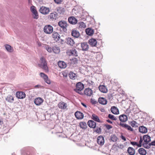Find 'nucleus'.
<instances>
[{"label":"nucleus","instance_id":"obj_38","mask_svg":"<svg viewBox=\"0 0 155 155\" xmlns=\"http://www.w3.org/2000/svg\"><path fill=\"white\" fill-rule=\"evenodd\" d=\"M149 142H143L142 145L143 147L147 149H149L150 147V145Z\"/></svg>","mask_w":155,"mask_h":155},{"label":"nucleus","instance_id":"obj_5","mask_svg":"<svg viewBox=\"0 0 155 155\" xmlns=\"http://www.w3.org/2000/svg\"><path fill=\"white\" fill-rule=\"evenodd\" d=\"M58 25L62 28L64 31H67L66 28L68 26V25L66 21H60L58 22Z\"/></svg>","mask_w":155,"mask_h":155},{"label":"nucleus","instance_id":"obj_21","mask_svg":"<svg viewBox=\"0 0 155 155\" xmlns=\"http://www.w3.org/2000/svg\"><path fill=\"white\" fill-rule=\"evenodd\" d=\"M43 101V100L40 97H38L35 100L34 103L37 105H41Z\"/></svg>","mask_w":155,"mask_h":155},{"label":"nucleus","instance_id":"obj_61","mask_svg":"<svg viewBox=\"0 0 155 155\" xmlns=\"http://www.w3.org/2000/svg\"><path fill=\"white\" fill-rule=\"evenodd\" d=\"M60 40H61V44H63V42L64 41V40L63 39H61Z\"/></svg>","mask_w":155,"mask_h":155},{"label":"nucleus","instance_id":"obj_22","mask_svg":"<svg viewBox=\"0 0 155 155\" xmlns=\"http://www.w3.org/2000/svg\"><path fill=\"white\" fill-rule=\"evenodd\" d=\"M99 89L101 92L104 93H106L107 91L106 87L103 85H100L99 86Z\"/></svg>","mask_w":155,"mask_h":155},{"label":"nucleus","instance_id":"obj_51","mask_svg":"<svg viewBox=\"0 0 155 155\" xmlns=\"http://www.w3.org/2000/svg\"><path fill=\"white\" fill-rule=\"evenodd\" d=\"M91 102L93 104H95L97 103V101L94 99H91Z\"/></svg>","mask_w":155,"mask_h":155},{"label":"nucleus","instance_id":"obj_8","mask_svg":"<svg viewBox=\"0 0 155 155\" xmlns=\"http://www.w3.org/2000/svg\"><path fill=\"white\" fill-rule=\"evenodd\" d=\"M97 142L98 144L103 145L104 143V137L102 136H98L97 138Z\"/></svg>","mask_w":155,"mask_h":155},{"label":"nucleus","instance_id":"obj_37","mask_svg":"<svg viewBox=\"0 0 155 155\" xmlns=\"http://www.w3.org/2000/svg\"><path fill=\"white\" fill-rule=\"evenodd\" d=\"M92 118L94 120L97 122H100V121L98 117L94 114H93L92 116Z\"/></svg>","mask_w":155,"mask_h":155},{"label":"nucleus","instance_id":"obj_63","mask_svg":"<svg viewBox=\"0 0 155 155\" xmlns=\"http://www.w3.org/2000/svg\"><path fill=\"white\" fill-rule=\"evenodd\" d=\"M38 45L39 46H41V43H38Z\"/></svg>","mask_w":155,"mask_h":155},{"label":"nucleus","instance_id":"obj_60","mask_svg":"<svg viewBox=\"0 0 155 155\" xmlns=\"http://www.w3.org/2000/svg\"><path fill=\"white\" fill-rule=\"evenodd\" d=\"M81 104L83 106H84L85 107H87V106L85 104L83 103H81Z\"/></svg>","mask_w":155,"mask_h":155},{"label":"nucleus","instance_id":"obj_31","mask_svg":"<svg viewBox=\"0 0 155 155\" xmlns=\"http://www.w3.org/2000/svg\"><path fill=\"white\" fill-rule=\"evenodd\" d=\"M52 51L54 53L58 54L60 52V49L58 47L54 46L52 47Z\"/></svg>","mask_w":155,"mask_h":155},{"label":"nucleus","instance_id":"obj_44","mask_svg":"<svg viewBox=\"0 0 155 155\" xmlns=\"http://www.w3.org/2000/svg\"><path fill=\"white\" fill-rule=\"evenodd\" d=\"M108 117L110 119L114 120H116L117 119V118L116 117H115L114 115L110 114H108Z\"/></svg>","mask_w":155,"mask_h":155},{"label":"nucleus","instance_id":"obj_15","mask_svg":"<svg viewBox=\"0 0 155 155\" xmlns=\"http://www.w3.org/2000/svg\"><path fill=\"white\" fill-rule=\"evenodd\" d=\"M82 50L83 51H87L88 50L89 46L87 43L83 42L81 43Z\"/></svg>","mask_w":155,"mask_h":155},{"label":"nucleus","instance_id":"obj_4","mask_svg":"<svg viewBox=\"0 0 155 155\" xmlns=\"http://www.w3.org/2000/svg\"><path fill=\"white\" fill-rule=\"evenodd\" d=\"M44 31L46 34H50L53 31V28L50 25H45L44 27Z\"/></svg>","mask_w":155,"mask_h":155},{"label":"nucleus","instance_id":"obj_47","mask_svg":"<svg viewBox=\"0 0 155 155\" xmlns=\"http://www.w3.org/2000/svg\"><path fill=\"white\" fill-rule=\"evenodd\" d=\"M126 126L125 127V128L126 129H127L128 130L130 131H133V129L131 128V127L127 124Z\"/></svg>","mask_w":155,"mask_h":155},{"label":"nucleus","instance_id":"obj_35","mask_svg":"<svg viewBox=\"0 0 155 155\" xmlns=\"http://www.w3.org/2000/svg\"><path fill=\"white\" fill-rule=\"evenodd\" d=\"M80 127L83 129H85L87 127L86 123L85 122H81L79 123Z\"/></svg>","mask_w":155,"mask_h":155},{"label":"nucleus","instance_id":"obj_58","mask_svg":"<svg viewBox=\"0 0 155 155\" xmlns=\"http://www.w3.org/2000/svg\"><path fill=\"white\" fill-rule=\"evenodd\" d=\"M124 145L122 144H120L118 146V147L120 148H123L124 147Z\"/></svg>","mask_w":155,"mask_h":155},{"label":"nucleus","instance_id":"obj_40","mask_svg":"<svg viewBox=\"0 0 155 155\" xmlns=\"http://www.w3.org/2000/svg\"><path fill=\"white\" fill-rule=\"evenodd\" d=\"M0 57L2 58L3 59H7L8 58V56L6 55V54L2 52H0Z\"/></svg>","mask_w":155,"mask_h":155},{"label":"nucleus","instance_id":"obj_25","mask_svg":"<svg viewBox=\"0 0 155 155\" xmlns=\"http://www.w3.org/2000/svg\"><path fill=\"white\" fill-rule=\"evenodd\" d=\"M59 67L61 68H66L67 64L66 63L63 61H60L58 62Z\"/></svg>","mask_w":155,"mask_h":155},{"label":"nucleus","instance_id":"obj_50","mask_svg":"<svg viewBox=\"0 0 155 155\" xmlns=\"http://www.w3.org/2000/svg\"><path fill=\"white\" fill-rule=\"evenodd\" d=\"M47 78H46V79H44V80L45 81V82L48 84H50L51 83L49 79L48 78V76H47Z\"/></svg>","mask_w":155,"mask_h":155},{"label":"nucleus","instance_id":"obj_48","mask_svg":"<svg viewBox=\"0 0 155 155\" xmlns=\"http://www.w3.org/2000/svg\"><path fill=\"white\" fill-rule=\"evenodd\" d=\"M94 131L97 133L101 134V129L100 127L97 128V129Z\"/></svg>","mask_w":155,"mask_h":155},{"label":"nucleus","instance_id":"obj_23","mask_svg":"<svg viewBox=\"0 0 155 155\" xmlns=\"http://www.w3.org/2000/svg\"><path fill=\"white\" fill-rule=\"evenodd\" d=\"M127 151L130 155H134L135 153V150L131 147H128Z\"/></svg>","mask_w":155,"mask_h":155},{"label":"nucleus","instance_id":"obj_43","mask_svg":"<svg viewBox=\"0 0 155 155\" xmlns=\"http://www.w3.org/2000/svg\"><path fill=\"white\" fill-rule=\"evenodd\" d=\"M130 124L133 127H137V123L135 121L133 120L130 122Z\"/></svg>","mask_w":155,"mask_h":155},{"label":"nucleus","instance_id":"obj_54","mask_svg":"<svg viewBox=\"0 0 155 155\" xmlns=\"http://www.w3.org/2000/svg\"><path fill=\"white\" fill-rule=\"evenodd\" d=\"M119 124L124 128L127 125V124H123L121 122H120V124Z\"/></svg>","mask_w":155,"mask_h":155},{"label":"nucleus","instance_id":"obj_6","mask_svg":"<svg viewBox=\"0 0 155 155\" xmlns=\"http://www.w3.org/2000/svg\"><path fill=\"white\" fill-rule=\"evenodd\" d=\"M31 10L33 13V18L34 19H37L38 18V15L36 8L34 6H32L31 7Z\"/></svg>","mask_w":155,"mask_h":155},{"label":"nucleus","instance_id":"obj_17","mask_svg":"<svg viewBox=\"0 0 155 155\" xmlns=\"http://www.w3.org/2000/svg\"><path fill=\"white\" fill-rule=\"evenodd\" d=\"M66 42L67 44L71 46H73L75 44L74 40L71 38L68 37L67 38Z\"/></svg>","mask_w":155,"mask_h":155},{"label":"nucleus","instance_id":"obj_19","mask_svg":"<svg viewBox=\"0 0 155 155\" xmlns=\"http://www.w3.org/2000/svg\"><path fill=\"white\" fill-rule=\"evenodd\" d=\"M88 42L89 44L93 47H95L97 44V41L94 38H91L89 39Z\"/></svg>","mask_w":155,"mask_h":155},{"label":"nucleus","instance_id":"obj_36","mask_svg":"<svg viewBox=\"0 0 155 155\" xmlns=\"http://www.w3.org/2000/svg\"><path fill=\"white\" fill-rule=\"evenodd\" d=\"M5 49L9 52H12L13 51V49L11 46L8 45H5Z\"/></svg>","mask_w":155,"mask_h":155},{"label":"nucleus","instance_id":"obj_42","mask_svg":"<svg viewBox=\"0 0 155 155\" xmlns=\"http://www.w3.org/2000/svg\"><path fill=\"white\" fill-rule=\"evenodd\" d=\"M110 139L111 141L113 142H115L117 141V138L115 135H114L111 136Z\"/></svg>","mask_w":155,"mask_h":155},{"label":"nucleus","instance_id":"obj_18","mask_svg":"<svg viewBox=\"0 0 155 155\" xmlns=\"http://www.w3.org/2000/svg\"><path fill=\"white\" fill-rule=\"evenodd\" d=\"M92 91L89 88L85 89L84 91V94L89 96H91L92 95Z\"/></svg>","mask_w":155,"mask_h":155},{"label":"nucleus","instance_id":"obj_13","mask_svg":"<svg viewBox=\"0 0 155 155\" xmlns=\"http://www.w3.org/2000/svg\"><path fill=\"white\" fill-rule=\"evenodd\" d=\"M16 97L19 99H23L25 97V94L24 92H17L16 93Z\"/></svg>","mask_w":155,"mask_h":155},{"label":"nucleus","instance_id":"obj_16","mask_svg":"<svg viewBox=\"0 0 155 155\" xmlns=\"http://www.w3.org/2000/svg\"><path fill=\"white\" fill-rule=\"evenodd\" d=\"M67 104L65 102L61 101L58 104L59 108L61 109L64 110L67 107Z\"/></svg>","mask_w":155,"mask_h":155},{"label":"nucleus","instance_id":"obj_52","mask_svg":"<svg viewBox=\"0 0 155 155\" xmlns=\"http://www.w3.org/2000/svg\"><path fill=\"white\" fill-rule=\"evenodd\" d=\"M105 126L107 130H109L112 128V126L109 124H105Z\"/></svg>","mask_w":155,"mask_h":155},{"label":"nucleus","instance_id":"obj_32","mask_svg":"<svg viewBox=\"0 0 155 155\" xmlns=\"http://www.w3.org/2000/svg\"><path fill=\"white\" fill-rule=\"evenodd\" d=\"M57 12L60 14H63L65 12L64 8L62 7H58L57 8Z\"/></svg>","mask_w":155,"mask_h":155},{"label":"nucleus","instance_id":"obj_12","mask_svg":"<svg viewBox=\"0 0 155 155\" xmlns=\"http://www.w3.org/2000/svg\"><path fill=\"white\" fill-rule=\"evenodd\" d=\"M72 35L75 38H78L80 36V34L79 32L75 29H73L71 31Z\"/></svg>","mask_w":155,"mask_h":155},{"label":"nucleus","instance_id":"obj_30","mask_svg":"<svg viewBox=\"0 0 155 155\" xmlns=\"http://www.w3.org/2000/svg\"><path fill=\"white\" fill-rule=\"evenodd\" d=\"M139 131L142 133H145L147 132V128L143 126L140 127L139 128Z\"/></svg>","mask_w":155,"mask_h":155},{"label":"nucleus","instance_id":"obj_10","mask_svg":"<svg viewBox=\"0 0 155 155\" xmlns=\"http://www.w3.org/2000/svg\"><path fill=\"white\" fill-rule=\"evenodd\" d=\"M74 115L76 118L78 119H82L84 117L83 114L80 111H76L75 112Z\"/></svg>","mask_w":155,"mask_h":155},{"label":"nucleus","instance_id":"obj_34","mask_svg":"<svg viewBox=\"0 0 155 155\" xmlns=\"http://www.w3.org/2000/svg\"><path fill=\"white\" fill-rule=\"evenodd\" d=\"M86 34L89 35H92L94 32V30L90 28H88L86 29Z\"/></svg>","mask_w":155,"mask_h":155},{"label":"nucleus","instance_id":"obj_55","mask_svg":"<svg viewBox=\"0 0 155 155\" xmlns=\"http://www.w3.org/2000/svg\"><path fill=\"white\" fill-rule=\"evenodd\" d=\"M54 1L57 4H60L62 2V0H54Z\"/></svg>","mask_w":155,"mask_h":155},{"label":"nucleus","instance_id":"obj_3","mask_svg":"<svg viewBox=\"0 0 155 155\" xmlns=\"http://www.w3.org/2000/svg\"><path fill=\"white\" fill-rule=\"evenodd\" d=\"M39 11L42 14L46 15L49 13L50 10L49 8L42 6L40 8Z\"/></svg>","mask_w":155,"mask_h":155},{"label":"nucleus","instance_id":"obj_2","mask_svg":"<svg viewBox=\"0 0 155 155\" xmlns=\"http://www.w3.org/2000/svg\"><path fill=\"white\" fill-rule=\"evenodd\" d=\"M76 88L74 89V91L80 94H81V91L84 89V84L81 82H79L76 84Z\"/></svg>","mask_w":155,"mask_h":155},{"label":"nucleus","instance_id":"obj_45","mask_svg":"<svg viewBox=\"0 0 155 155\" xmlns=\"http://www.w3.org/2000/svg\"><path fill=\"white\" fill-rule=\"evenodd\" d=\"M79 27L80 28H85L86 27V25L83 22L81 21L79 23Z\"/></svg>","mask_w":155,"mask_h":155},{"label":"nucleus","instance_id":"obj_56","mask_svg":"<svg viewBox=\"0 0 155 155\" xmlns=\"http://www.w3.org/2000/svg\"><path fill=\"white\" fill-rule=\"evenodd\" d=\"M150 146H155V140L153 141L150 143Z\"/></svg>","mask_w":155,"mask_h":155},{"label":"nucleus","instance_id":"obj_28","mask_svg":"<svg viewBox=\"0 0 155 155\" xmlns=\"http://www.w3.org/2000/svg\"><path fill=\"white\" fill-rule=\"evenodd\" d=\"M138 152L140 155H146L147 154L146 150L143 148H139L138 150Z\"/></svg>","mask_w":155,"mask_h":155},{"label":"nucleus","instance_id":"obj_33","mask_svg":"<svg viewBox=\"0 0 155 155\" xmlns=\"http://www.w3.org/2000/svg\"><path fill=\"white\" fill-rule=\"evenodd\" d=\"M70 53L71 55H72L75 57L78 56V52L74 48H72L70 50Z\"/></svg>","mask_w":155,"mask_h":155},{"label":"nucleus","instance_id":"obj_53","mask_svg":"<svg viewBox=\"0 0 155 155\" xmlns=\"http://www.w3.org/2000/svg\"><path fill=\"white\" fill-rule=\"evenodd\" d=\"M130 143L133 146H137L138 147V143L137 142H131Z\"/></svg>","mask_w":155,"mask_h":155},{"label":"nucleus","instance_id":"obj_9","mask_svg":"<svg viewBox=\"0 0 155 155\" xmlns=\"http://www.w3.org/2000/svg\"><path fill=\"white\" fill-rule=\"evenodd\" d=\"M52 37L55 41L57 42L59 40L60 36L58 32H54L52 34Z\"/></svg>","mask_w":155,"mask_h":155},{"label":"nucleus","instance_id":"obj_26","mask_svg":"<svg viewBox=\"0 0 155 155\" xmlns=\"http://www.w3.org/2000/svg\"><path fill=\"white\" fill-rule=\"evenodd\" d=\"M98 102L100 104L103 105L106 104L107 103V100L103 97H99L98 99Z\"/></svg>","mask_w":155,"mask_h":155},{"label":"nucleus","instance_id":"obj_39","mask_svg":"<svg viewBox=\"0 0 155 155\" xmlns=\"http://www.w3.org/2000/svg\"><path fill=\"white\" fill-rule=\"evenodd\" d=\"M6 100L9 102H12L14 101V98L12 96L9 95L6 98Z\"/></svg>","mask_w":155,"mask_h":155},{"label":"nucleus","instance_id":"obj_49","mask_svg":"<svg viewBox=\"0 0 155 155\" xmlns=\"http://www.w3.org/2000/svg\"><path fill=\"white\" fill-rule=\"evenodd\" d=\"M40 75L41 77L43 78L44 79H46V78H47V75L43 73H40Z\"/></svg>","mask_w":155,"mask_h":155},{"label":"nucleus","instance_id":"obj_1","mask_svg":"<svg viewBox=\"0 0 155 155\" xmlns=\"http://www.w3.org/2000/svg\"><path fill=\"white\" fill-rule=\"evenodd\" d=\"M47 65L46 59L44 57H41L40 58V63L38 64L39 66L45 71H48V68Z\"/></svg>","mask_w":155,"mask_h":155},{"label":"nucleus","instance_id":"obj_14","mask_svg":"<svg viewBox=\"0 0 155 155\" xmlns=\"http://www.w3.org/2000/svg\"><path fill=\"white\" fill-rule=\"evenodd\" d=\"M87 124L90 128H94L96 126V123L92 120H89L87 122Z\"/></svg>","mask_w":155,"mask_h":155},{"label":"nucleus","instance_id":"obj_27","mask_svg":"<svg viewBox=\"0 0 155 155\" xmlns=\"http://www.w3.org/2000/svg\"><path fill=\"white\" fill-rule=\"evenodd\" d=\"M111 112L112 113L115 114H117L119 113L118 109L114 106L112 107L110 109Z\"/></svg>","mask_w":155,"mask_h":155},{"label":"nucleus","instance_id":"obj_57","mask_svg":"<svg viewBox=\"0 0 155 155\" xmlns=\"http://www.w3.org/2000/svg\"><path fill=\"white\" fill-rule=\"evenodd\" d=\"M120 137L122 140H124L125 141H126V138H125V137L123 135H121Z\"/></svg>","mask_w":155,"mask_h":155},{"label":"nucleus","instance_id":"obj_59","mask_svg":"<svg viewBox=\"0 0 155 155\" xmlns=\"http://www.w3.org/2000/svg\"><path fill=\"white\" fill-rule=\"evenodd\" d=\"M107 122H108V123H109L110 124H112L113 123L112 121H111L110 120H109V119L107 120Z\"/></svg>","mask_w":155,"mask_h":155},{"label":"nucleus","instance_id":"obj_24","mask_svg":"<svg viewBox=\"0 0 155 155\" xmlns=\"http://www.w3.org/2000/svg\"><path fill=\"white\" fill-rule=\"evenodd\" d=\"M68 76L69 78L72 80H75L77 78V75L76 74L74 73L72 71H70L69 72Z\"/></svg>","mask_w":155,"mask_h":155},{"label":"nucleus","instance_id":"obj_20","mask_svg":"<svg viewBox=\"0 0 155 155\" xmlns=\"http://www.w3.org/2000/svg\"><path fill=\"white\" fill-rule=\"evenodd\" d=\"M119 118L120 120L123 122H125L127 120V116L124 114L121 115L119 116Z\"/></svg>","mask_w":155,"mask_h":155},{"label":"nucleus","instance_id":"obj_7","mask_svg":"<svg viewBox=\"0 0 155 155\" xmlns=\"http://www.w3.org/2000/svg\"><path fill=\"white\" fill-rule=\"evenodd\" d=\"M48 18H50V20L52 21L56 20L58 18V14L55 12L51 13L49 15Z\"/></svg>","mask_w":155,"mask_h":155},{"label":"nucleus","instance_id":"obj_62","mask_svg":"<svg viewBox=\"0 0 155 155\" xmlns=\"http://www.w3.org/2000/svg\"><path fill=\"white\" fill-rule=\"evenodd\" d=\"M40 86V85H35V87L36 88H37V87H38Z\"/></svg>","mask_w":155,"mask_h":155},{"label":"nucleus","instance_id":"obj_46","mask_svg":"<svg viewBox=\"0 0 155 155\" xmlns=\"http://www.w3.org/2000/svg\"><path fill=\"white\" fill-rule=\"evenodd\" d=\"M143 139L142 138L141 136H140V140L139 141V143H138V147H141L142 144L143 143Z\"/></svg>","mask_w":155,"mask_h":155},{"label":"nucleus","instance_id":"obj_41","mask_svg":"<svg viewBox=\"0 0 155 155\" xmlns=\"http://www.w3.org/2000/svg\"><path fill=\"white\" fill-rule=\"evenodd\" d=\"M45 48L47 50V51L50 53H51L52 51V47L51 48L48 45H46L45 46Z\"/></svg>","mask_w":155,"mask_h":155},{"label":"nucleus","instance_id":"obj_11","mask_svg":"<svg viewBox=\"0 0 155 155\" xmlns=\"http://www.w3.org/2000/svg\"><path fill=\"white\" fill-rule=\"evenodd\" d=\"M68 21L70 24L73 25L76 24L78 22V20L74 17H69L68 19Z\"/></svg>","mask_w":155,"mask_h":155},{"label":"nucleus","instance_id":"obj_64","mask_svg":"<svg viewBox=\"0 0 155 155\" xmlns=\"http://www.w3.org/2000/svg\"><path fill=\"white\" fill-rule=\"evenodd\" d=\"M2 123V121L0 120V124H1Z\"/></svg>","mask_w":155,"mask_h":155},{"label":"nucleus","instance_id":"obj_29","mask_svg":"<svg viewBox=\"0 0 155 155\" xmlns=\"http://www.w3.org/2000/svg\"><path fill=\"white\" fill-rule=\"evenodd\" d=\"M143 142H149L150 141V137L148 135H144L143 137Z\"/></svg>","mask_w":155,"mask_h":155}]
</instances>
